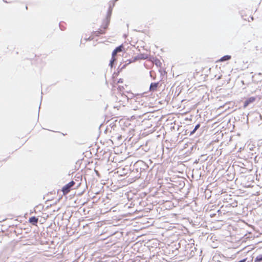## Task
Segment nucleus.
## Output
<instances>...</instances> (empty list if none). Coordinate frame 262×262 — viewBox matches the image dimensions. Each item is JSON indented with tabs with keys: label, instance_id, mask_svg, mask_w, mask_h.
Returning <instances> with one entry per match:
<instances>
[{
	"label": "nucleus",
	"instance_id": "f257e3e1",
	"mask_svg": "<svg viewBox=\"0 0 262 262\" xmlns=\"http://www.w3.org/2000/svg\"><path fill=\"white\" fill-rule=\"evenodd\" d=\"M148 166L144 161L139 160L133 166L132 174L136 178H140L143 172H145L148 169Z\"/></svg>",
	"mask_w": 262,
	"mask_h": 262
},
{
	"label": "nucleus",
	"instance_id": "f03ea898",
	"mask_svg": "<svg viewBox=\"0 0 262 262\" xmlns=\"http://www.w3.org/2000/svg\"><path fill=\"white\" fill-rule=\"evenodd\" d=\"M112 12V7L111 6L109 7V9L107 11V16L106 19L104 21L101 28L99 29L98 30L95 31L93 32L94 35L98 36L101 34H103L105 33V30L107 29L108 26L110 23V18L111 16Z\"/></svg>",
	"mask_w": 262,
	"mask_h": 262
},
{
	"label": "nucleus",
	"instance_id": "7ed1b4c3",
	"mask_svg": "<svg viewBox=\"0 0 262 262\" xmlns=\"http://www.w3.org/2000/svg\"><path fill=\"white\" fill-rule=\"evenodd\" d=\"M147 55L145 54H140L134 57L133 59H128L126 61V63L122 66V67L120 68V71H121L122 69L125 68V67L127 66V65L129 64V63L132 62H135L136 61L140 60V59H146L147 58Z\"/></svg>",
	"mask_w": 262,
	"mask_h": 262
},
{
	"label": "nucleus",
	"instance_id": "20e7f679",
	"mask_svg": "<svg viewBox=\"0 0 262 262\" xmlns=\"http://www.w3.org/2000/svg\"><path fill=\"white\" fill-rule=\"evenodd\" d=\"M75 184V182L74 181H71L69 183L64 185L62 188V191L64 194H68L70 190L72 189L74 185Z\"/></svg>",
	"mask_w": 262,
	"mask_h": 262
},
{
	"label": "nucleus",
	"instance_id": "39448f33",
	"mask_svg": "<svg viewBox=\"0 0 262 262\" xmlns=\"http://www.w3.org/2000/svg\"><path fill=\"white\" fill-rule=\"evenodd\" d=\"M256 100V97H250L247 98L244 102V107H247L250 104L253 103Z\"/></svg>",
	"mask_w": 262,
	"mask_h": 262
},
{
	"label": "nucleus",
	"instance_id": "423d86ee",
	"mask_svg": "<svg viewBox=\"0 0 262 262\" xmlns=\"http://www.w3.org/2000/svg\"><path fill=\"white\" fill-rule=\"evenodd\" d=\"M124 46L123 45H120L118 47H116L112 52V56H116L118 53L122 52Z\"/></svg>",
	"mask_w": 262,
	"mask_h": 262
},
{
	"label": "nucleus",
	"instance_id": "0eeeda50",
	"mask_svg": "<svg viewBox=\"0 0 262 262\" xmlns=\"http://www.w3.org/2000/svg\"><path fill=\"white\" fill-rule=\"evenodd\" d=\"M159 83L158 82L151 83L150 86H149V91L150 92L155 91L157 89V88L159 86Z\"/></svg>",
	"mask_w": 262,
	"mask_h": 262
},
{
	"label": "nucleus",
	"instance_id": "6e6552de",
	"mask_svg": "<svg viewBox=\"0 0 262 262\" xmlns=\"http://www.w3.org/2000/svg\"><path fill=\"white\" fill-rule=\"evenodd\" d=\"M29 222L33 225H36L38 222V219L36 216H33L29 219Z\"/></svg>",
	"mask_w": 262,
	"mask_h": 262
},
{
	"label": "nucleus",
	"instance_id": "1a4fd4ad",
	"mask_svg": "<svg viewBox=\"0 0 262 262\" xmlns=\"http://www.w3.org/2000/svg\"><path fill=\"white\" fill-rule=\"evenodd\" d=\"M200 123H198L197 124L194 128L192 130L190 131V133H189V136H192V135H193L195 132L200 128Z\"/></svg>",
	"mask_w": 262,
	"mask_h": 262
},
{
	"label": "nucleus",
	"instance_id": "9d476101",
	"mask_svg": "<svg viewBox=\"0 0 262 262\" xmlns=\"http://www.w3.org/2000/svg\"><path fill=\"white\" fill-rule=\"evenodd\" d=\"M231 58V56L230 55H226L223 56L220 59V61L221 62L228 61Z\"/></svg>",
	"mask_w": 262,
	"mask_h": 262
},
{
	"label": "nucleus",
	"instance_id": "9b49d317",
	"mask_svg": "<svg viewBox=\"0 0 262 262\" xmlns=\"http://www.w3.org/2000/svg\"><path fill=\"white\" fill-rule=\"evenodd\" d=\"M116 60V58L115 57V56H112V58L110 60V63H109V66L111 67V68H113V65L114 64V62Z\"/></svg>",
	"mask_w": 262,
	"mask_h": 262
},
{
	"label": "nucleus",
	"instance_id": "f8f14e48",
	"mask_svg": "<svg viewBox=\"0 0 262 262\" xmlns=\"http://www.w3.org/2000/svg\"><path fill=\"white\" fill-rule=\"evenodd\" d=\"M262 261V254H259L254 259V262H261Z\"/></svg>",
	"mask_w": 262,
	"mask_h": 262
},
{
	"label": "nucleus",
	"instance_id": "ddd939ff",
	"mask_svg": "<svg viewBox=\"0 0 262 262\" xmlns=\"http://www.w3.org/2000/svg\"><path fill=\"white\" fill-rule=\"evenodd\" d=\"M192 248H193L192 247H191L190 248V256H191V257L194 256V252L193 251V250L192 249H191Z\"/></svg>",
	"mask_w": 262,
	"mask_h": 262
},
{
	"label": "nucleus",
	"instance_id": "4468645a",
	"mask_svg": "<svg viewBox=\"0 0 262 262\" xmlns=\"http://www.w3.org/2000/svg\"><path fill=\"white\" fill-rule=\"evenodd\" d=\"M118 82H119V83L122 82V79H119V80H118Z\"/></svg>",
	"mask_w": 262,
	"mask_h": 262
},
{
	"label": "nucleus",
	"instance_id": "2eb2a0df",
	"mask_svg": "<svg viewBox=\"0 0 262 262\" xmlns=\"http://www.w3.org/2000/svg\"><path fill=\"white\" fill-rule=\"evenodd\" d=\"M26 9L27 10L28 9V7L26 6Z\"/></svg>",
	"mask_w": 262,
	"mask_h": 262
},
{
	"label": "nucleus",
	"instance_id": "dca6fc26",
	"mask_svg": "<svg viewBox=\"0 0 262 262\" xmlns=\"http://www.w3.org/2000/svg\"><path fill=\"white\" fill-rule=\"evenodd\" d=\"M59 26H60V24H59ZM60 30H62V29L61 28H60Z\"/></svg>",
	"mask_w": 262,
	"mask_h": 262
},
{
	"label": "nucleus",
	"instance_id": "f3484780",
	"mask_svg": "<svg viewBox=\"0 0 262 262\" xmlns=\"http://www.w3.org/2000/svg\"><path fill=\"white\" fill-rule=\"evenodd\" d=\"M5 2H7L6 0H3Z\"/></svg>",
	"mask_w": 262,
	"mask_h": 262
},
{
	"label": "nucleus",
	"instance_id": "a211bd4d",
	"mask_svg": "<svg viewBox=\"0 0 262 262\" xmlns=\"http://www.w3.org/2000/svg\"><path fill=\"white\" fill-rule=\"evenodd\" d=\"M247 262H250V261H247Z\"/></svg>",
	"mask_w": 262,
	"mask_h": 262
}]
</instances>
